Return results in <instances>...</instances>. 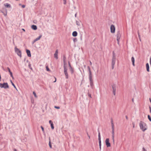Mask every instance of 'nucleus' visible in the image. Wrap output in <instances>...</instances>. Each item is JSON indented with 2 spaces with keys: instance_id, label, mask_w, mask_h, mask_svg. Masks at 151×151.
<instances>
[{
  "instance_id": "7ed1b4c3",
  "label": "nucleus",
  "mask_w": 151,
  "mask_h": 151,
  "mask_svg": "<svg viewBox=\"0 0 151 151\" xmlns=\"http://www.w3.org/2000/svg\"><path fill=\"white\" fill-rule=\"evenodd\" d=\"M0 87L1 88H4L5 89L8 88L9 87L7 83H4L3 84L0 83Z\"/></svg>"
},
{
  "instance_id": "f704fd0d",
  "label": "nucleus",
  "mask_w": 151,
  "mask_h": 151,
  "mask_svg": "<svg viewBox=\"0 0 151 151\" xmlns=\"http://www.w3.org/2000/svg\"><path fill=\"white\" fill-rule=\"evenodd\" d=\"M41 128L42 130V131L43 132H44V128L42 126H41Z\"/></svg>"
},
{
  "instance_id": "4468645a",
  "label": "nucleus",
  "mask_w": 151,
  "mask_h": 151,
  "mask_svg": "<svg viewBox=\"0 0 151 151\" xmlns=\"http://www.w3.org/2000/svg\"><path fill=\"white\" fill-rule=\"evenodd\" d=\"M146 67L147 71L149 72V66L148 63L146 64Z\"/></svg>"
},
{
  "instance_id": "6ab92c4d",
  "label": "nucleus",
  "mask_w": 151,
  "mask_h": 151,
  "mask_svg": "<svg viewBox=\"0 0 151 151\" xmlns=\"http://www.w3.org/2000/svg\"><path fill=\"white\" fill-rule=\"evenodd\" d=\"M4 6L10 8L11 6L10 4H8V3L5 4H4Z\"/></svg>"
},
{
  "instance_id": "f3484780",
  "label": "nucleus",
  "mask_w": 151,
  "mask_h": 151,
  "mask_svg": "<svg viewBox=\"0 0 151 151\" xmlns=\"http://www.w3.org/2000/svg\"><path fill=\"white\" fill-rule=\"evenodd\" d=\"M132 65H133L134 66V58L133 57H132Z\"/></svg>"
},
{
  "instance_id": "ea45409f",
  "label": "nucleus",
  "mask_w": 151,
  "mask_h": 151,
  "mask_svg": "<svg viewBox=\"0 0 151 151\" xmlns=\"http://www.w3.org/2000/svg\"><path fill=\"white\" fill-rule=\"evenodd\" d=\"M7 11H6V13H4V15L5 16H6V15H7Z\"/></svg>"
},
{
  "instance_id": "9d476101",
  "label": "nucleus",
  "mask_w": 151,
  "mask_h": 151,
  "mask_svg": "<svg viewBox=\"0 0 151 151\" xmlns=\"http://www.w3.org/2000/svg\"><path fill=\"white\" fill-rule=\"evenodd\" d=\"M120 35L119 33H118L117 35V40L118 43L119 42V40L120 37Z\"/></svg>"
},
{
  "instance_id": "423d86ee",
  "label": "nucleus",
  "mask_w": 151,
  "mask_h": 151,
  "mask_svg": "<svg viewBox=\"0 0 151 151\" xmlns=\"http://www.w3.org/2000/svg\"><path fill=\"white\" fill-rule=\"evenodd\" d=\"M116 58L115 56H114L112 58V68L113 69L114 67V66L115 64L116 61Z\"/></svg>"
},
{
  "instance_id": "09e8293b",
  "label": "nucleus",
  "mask_w": 151,
  "mask_h": 151,
  "mask_svg": "<svg viewBox=\"0 0 151 151\" xmlns=\"http://www.w3.org/2000/svg\"><path fill=\"white\" fill-rule=\"evenodd\" d=\"M22 30L24 31V32H25V29H22Z\"/></svg>"
},
{
  "instance_id": "b1692460",
  "label": "nucleus",
  "mask_w": 151,
  "mask_h": 151,
  "mask_svg": "<svg viewBox=\"0 0 151 151\" xmlns=\"http://www.w3.org/2000/svg\"><path fill=\"white\" fill-rule=\"evenodd\" d=\"M51 125V128H52V129H54V126H53V124H50Z\"/></svg>"
},
{
  "instance_id": "1a4fd4ad",
  "label": "nucleus",
  "mask_w": 151,
  "mask_h": 151,
  "mask_svg": "<svg viewBox=\"0 0 151 151\" xmlns=\"http://www.w3.org/2000/svg\"><path fill=\"white\" fill-rule=\"evenodd\" d=\"M58 49L56 50L55 51V52L54 54V57L56 59H57L58 58Z\"/></svg>"
},
{
  "instance_id": "603ef678",
  "label": "nucleus",
  "mask_w": 151,
  "mask_h": 151,
  "mask_svg": "<svg viewBox=\"0 0 151 151\" xmlns=\"http://www.w3.org/2000/svg\"><path fill=\"white\" fill-rule=\"evenodd\" d=\"M138 35H139V37H140V35H139V33H138Z\"/></svg>"
},
{
  "instance_id": "72a5a7b5",
  "label": "nucleus",
  "mask_w": 151,
  "mask_h": 151,
  "mask_svg": "<svg viewBox=\"0 0 151 151\" xmlns=\"http://www.w3.org/2000/svg\"><path fill=\"white\" fill-rule=\"evenodd\" d=\"M49 145L50 148H52V146L51 145L50 142H49Z\"/></svg>"
},
{
  "instance_id": "39448f33",
  "label": "nucleus",
  "mask_w": 151,
  "mask_h": 151,
  "mask_svg": "<svg viewBox=\"0 0 151 151\" xmlns=\"http://www.w3.org/2000/svg\"><path fill=\"white\" fill-rule=\"evenodd\" d=\"M105 142L107 147H109L111 146V144L109 142V138H106V139Z\"/></svg>"
},
{
  "instance_id": "8fccbe9b",
  "label": "nucleus",
  "mask_w": 151,
  "mask_h": 151,
  "mask_svg": "<svg viewBox=\"0 0 151 151\" xmlns=\"http://www.w3.org/2000/svg\"><path fill=\"white\" fill-rule=\"evenodd\" d=\"M150 103H151V98L150 99Z\"/></svg>"
},
{
  "instance_id": "7c9ffc66",
  "label": "nucleus",
  "mask_w": 151,
  "mask_h": 151,
  "mask_svg": "<svg viewBox=\"0 0 151 151\" xmlns=\"http://www.w3.org/2000/svg\"><path fill=\"white\" fill-rule=\"evenodd\" d=\"M63 3L64 4H66V0H63Z\"/></svg>"
},
{
  "instance_id": "a878e982",
  "label": "nucleus",
  "mask_w": 151,
  "mask_h": 151,
  "mask_svg": "<svg viewBox=\"0 0 151 151\" xmlns=\"http://www.w3.org/2000/svg\"><path fill=\"white\" fill-rule=\"evenodd\" d=\"M76 24L77 25H78V26L80 25V23L79 22L77 21H76Z\"/></svg>"
},
{
  "instance_id": "6e6552de",
  "label": "nucleus",
  "mask_w": 151,
  "mask_h": 151,
  "mask_svg": "<svg viewBox=\"0 0 151 151\" xmlns=\"http://www.w3.org/2000/svg\"><path fill=\"white\" fill-rule=\"evenodd\" d=\"M113 93L114 96L116 95V86L115 85H113L112 86Z\"/></svg>"
},
{
  "instance_id": "0eeeda50",
  "label": "nucleus",
  "mask_w": 151,
  "mask_h": 151,
  "mask_svg": "<svg viewBox=\"0 0 151 151\" xmlns=\"http://www.w3.org/2000/svg\"><path fill=\"white\" fill-rule=\"evenodd\" d=\"M111 32L112 33H114L115 32V28L113 25H111L110 27Z\"/></svg>"
},
{
  "instance_id": "ddd939ff",
  "label": "nucleus",
  "mask_w": 151,
  "mask_h": 151,
  "mask_svg": "<svg viewBox=\"0 0 151 151\" xmlns=\"http://www.w3.org/2000/svg\"><path fill=\"white\" fill-rule=\"evenodd\" d=\"M42 36V35H40L37 38H36L34 40V42H35L36 41H38V40H39L40 39V38H41Z\"/></svg>"
},
{
  "instance_id": "473e14b6",
  "label": "nucleus",
  "mask_w": 151,
  "mask_h": 151,
  "mask_svg": "<svg viewBox=\"0 0 151 151\" xmlns=\"http://www.w3.org/2000/svg\"><path fill=\"white\" fill-rule=\"evenodd\" d=\"M55 108L57 109H59L60 108V107L58 106H55Z\"/></svg>"
},
{
  "instance_id": "4be33fe9",
  "label": "nucleus",
  "mask_w": 151,
  "mask_h": 151,
  "mask_svg": "<svg viewBox=\"0 0 151 151\" xmlns=\"http://www.w3.org/2000/svg\"><path fill=\"white\" fill-rule=\"evenodd\" d=\"M88 69L89 72V74H92L91 72V70L89 66L88 67Z\"/></svg>"
},
{
  "instance_id": "49530a36",
  "label": "nucleus",
  "mask_w": 151,
  "mask_h": 151,
  "mask_svg": "<svg viewBox=\"0 0 151 151\" xmlns=\"http://www.w3.org/2000/svg\"><path fill=\"white\" fill-rule=\"evenodd\" d=\"M14 151H17V150L16 149H14Z\"/></svg>"
},
{
  "instance_id": "6e6d98bb",
  "label": "nucleus",
  "mask_w": 151,
  "mask_h": 151,
  "mask_svg": "<svg viewBox=\"0 0 151 151\" xmlns=\"http://www.w3.org/2000/svg\"><path fill=\"white\" fill-rule=\"evenodd\" d=\"M11 81V82L12 83V80H11V81Z\"/></svg>"
},
{
  "instance_id": "c756f323",
  "label": "nucleus",
  "mask_w": 151,
  "mask_h": 151,
  "mask_svg": "<svg viewBox=\"0 0 151 151\" xmlns=\"http://www.w3.org/2000/svg\"><path fill=\"white\" fill-rule=\"evenodd\" d=\"M12 84L13 86L14 87V88H16V87L15 85H14V83L12 82Z\"/></svg>"
},
{
  "instance_id": "4d7b16f0",
  "label": "nucleus",
  "mask_w": 151,
  "mask_h": 151,
  "mask_svg": "<svg viewBox=\"0 0 151 151\" xmlns=\"http://www.w3.org/2000/svg\"><path fill=\"white\" fill-rule=\"evenodd\" d=\"M76 14H75V16L76 17Z\"/></svg>"
},
{
  "instance_id": "f257e3e1",
  "label": "nucleus",
  "mask_w": 151,
  "mask_h": 151,
  "mask_svg": "<svg viewBox=\"0 0 151 151\" xmlns=\"http://www.w3.org/2000/svg\"><path fill=\"white\" fill-rule=\"evenodd\" d=\"M139 126L140 129L143 132L145 131L147 129V126L146 124L142 121H141L140 122Z\"/></svg>"
},
{
  "instance_id": "393cba45",
  "label": "nucleus",
  "mask_w": 151,
  "mask_h": 151,
  "mask_svg": "<svg viewBox=\"0 0 151 151\" xmlns=\"http://www.w3.org/2000/svg\"><path fill=\"white\" fill-rule=\"evenodd\" d=\"M148 118L149 120L151 121V117L149 115H148Z\"/></svg>"
},
{
  "instance_id": "20e7f679",
  "label": "nucleus",
  "mask_w": 151,
  "mask_h": 151,
  "mask_svg": "<svg viewBox=\"0 0 151 151\" xmlns=\"http://www.w3.org/2000/svg\"><path fill=\"white\" fill-rule=\"evenodd\" d=\"M15 51L19 56L20 57H21V52L19 49L17 48V47H15Z\"/></svg>"
},
{
  "instance_id": "dca6fc26",
  "label": "nucleus",
  "mask_w": 151,
  "mask_h": 151,
  "mask_svg": "<svg viewBox=\"0 0 151 151\" xmlns=\"http://www.w3.org/2000/svg\"><path fill=\"white\" fill-rule=\"evenodd\" d=\"M77 33L76 31H74L73 32L72 35L74 37H76L77 35Z\"/></svg>"
},
{
  "instance_id": "412c9836",
  "label": "nucleus",
  "mask_w": 151,
  "mask_h": 151,
  "mask_svg": "<svg viewBox=\"0 0 151 151\" xmlns=\"http://www.w3.org/2000/svg\"><path fill=\"white\" fill-rule=\"evenodd\" d=\"M88 69L89 72V74H92L91 72V70L89 66L88 67Z\"/></svg>"
},
{
  "instance_id": "2f4dec72",
  "label": "nucleus",
  "mask_w": 151,
  "mask_h": 151,
  "mask_svg": "<svg viewBox=\"0 0 151 151\" xmlns=\"http://www.w3.org/2000/svg\"><path fill=\"white\" fill-rule=\"evenodd\" d=\"M49 123L51 124H52V121L51 120H50L49 121Z\"/></svg>"
},
{
  "instance_id": "79ce46f5",
  "label": "nucleus",
  "mask_w": 151,
  "mask_h": 151,
  "mask_svg": "<svg viewBox=\"0 0 151 151\" xmlns=\"http://www.w3.org/2000/svg\"><path fill=\"white\" fill-rule=\"evenodd\" d=\"M113 142H114V135H113Z\"/></svg>"
},
{
  "instance_id": "2eb2a0df",
  "label": "nucleus",
  "mask_w": 151,
  "mask_h": 151,
  "mask_svg": "<svg viewBox=\"0 0 151 151\" xmlns=\"http://www.w3.org/2000/svg\"><path fill=\"white\" fill-rule=\"evenodd\" d=\"M32 28L34 30H35L37 29V26L35 25H32L31 26Z\"/></svg>"
},
{
  "instance_id": "c85d7f7f",
  "label": "nucleus",
  "mask_w": 151,
  "mask_h": 151,
  "mask_svg": "<svg viewBox=\"0 0 151 151\" xmlns=\"http://www.w3.org/2000/svg\"><path fill=\"white\" fill-rule=\"evenodd\" d=\"M46 70L47 71H49L50 70L47 66L46 67Z\"/></svg>"
},
{
  "instance_id": "f8f14e48",
  "label": "nucleus",
  "mask_w": 151,
  "mask_h": 151,
  "mask_svg": "<svg viewBox=\"0 0 151 151\" xmlns=\"http://www.w3.org/2000/svg\"><path fill=\"white\" fill-rule=\"evenodd\" d=\"M89 79L90 82L93 81L92 79V74H89Z\"/></svg>"
},
{
  "instance_id": "cd10ccee",
  "label": "nucleus",
  "mask_w": 151,
  "mask_h": 151,
  "mask_svg": "<svg viewBox=\"0 0 151 151\" xmlns=\"http://www.w3.org/2000/svg\"><path fill=\"white\" fill-rule=\"evenodd\" d=\"M10 74L11 76L12 77L13 79L14 78V77H13V76L12 73V72H11V73H10Z\"/></svg>"
},
{
  "instance_id": "5fc2aeb1",
  "label": "nucleus",
  "mask_w": 151,
  "mask_h": 151,
  "mask_svg": "<svg viewBox=\"0 0 151 151\" xmlns=\"http://www.w3.org/2000/svg\"><path fill=\"white\" fill-rule=\"evenodd\" d=\"M88 137L89 139L90 138V136H88Z\"/></svg>"
},
{
  "instance_id": "c03bdc74",
  "label": "nucleus",
  "mask_w": 151,
  "mask_h": 151,
  "mask_svg": "<svg viewBox=\"0 0 151 151\" xmlns=\"http://www.w3.org/2000/svg\"><path fill=\"white\" fill-rule=\"evenodd\" d=\"M149 108H150V112L151 113V107H150Z\"/></svg>"
},
{
  "instance_id": "a18cd8bd",
  "label": "nucleus",
  "mask_w": 151,
  "mask_h": 151,
  "mask_svg": "<svg viewBox=\"0 0 151 151\" xmlns=\"http://www.w3.org/2000/svg\"><path fill=\"white\" fill-rule=\"evenodd\" d=\"M126 119H128V117L127 116H126Z\"/></svg>"
},
{
  "instance_id": "a19ab883",
  "label": "nucleus",
  "mask_w": 151,
  "mask_h": 151,
  "mask_svg": "<svg viewBox=\"0 0 151 151\" xmlns=\"http://www.w3.org/2000/svg\"><path fill=\"white\" fill-rule=\"evenodd\" d=\"M8 71H9V73H10L11 72V70L9 68H8Z\"/></svg>"
},
{
  "instance_id": "4c0bfd02",
  "label": "nucleus",
  "mask_w": 151,
  "mask_h": 151,
  "mask_svg": "<svg viewBox=\"0 0 151 151\" xmlns=\"http://www.w3.org/2000/svg\"><path fill=\"white\" fill-rule=\"evenodd\" d=\"M22 7L23 8H24L25 7V5H22Z\"/></svg>"
},
{
  "instance_id": "864d4df0",
  "label": "nucleus",
  "mask_w": 151,
  "mask_h": 151,
  "mask_svg": "<svg viewBox=\"0 0 151 151\" xmlns=\"http://www.w3.org/2000/svg\"><path fill=\"white\" fill-rule=\"evenodd\" d=\"M69 66H70V63L69 62Z\"/></svg>"
},
{
  "instance_id": "58836bf2",
  "label": "nucleus",
  "mask_w": 151,
  "mask_h": 151,
  "mask_svg": "<svg viewBox=\"0 0 151 151\" xmlns=\"http://www.w3.org/2000/svg\"><path fill=\"white\" fill-rule=\"evenodd\" d=\"M132 124H133V128H134V126H135L134 123H132Z\"/></svg>"
},
{
  "instance_id": "9b49d317",
  "label": "nucleus",
  "mask_w": 151,
  "mask_h": 151,
  "mask_svg": "<svg viewBox=\"0 0 151 151\" xmlns=\"http://www.w3.org/2000/svg\"><path fill=\"white\" fill-rule=\"evenodd\" d=\"M26 52L28 56L29 57H30L31 56V55L30 51L29 50H27Z\"/></svg>"
},
{
  "instance_id": "37998d69",
  "label": "nucleus",
  "mask_w": 151,
  "mask_h": 151,
  "mask_svg": "<svg viewBox=\"0 0 151 151\" xmlns=\"http://www.w3.org/2000/svg\"><path fill=\"white\" fill-rule=\"evenodd\" d=\"M54 78H55V81H54V82H55L56 81V78L55 77H54Z\"/></svg>"
},
{
  "instance_id": "f03ea898",
  "label": "nucleus",
  "mask_w": 151,
  "mask_h": 151,
  "mask_svg": "<svg viewBox=\"0 0 151 151\" xmlns=\"http://www.w3.org/2000/svg\"><path fill=\"white\" fill-rule=\"evenodd\" d=\"M64 62V73L65 76L66 78H68V75L67 73V67L66 66V63L65 61V59H63Z\"/></svg>"
},
{
  "instance_id": "3c124183",
  "label": "nucleus",
  "mask_w": 151,
  "mask_h": 151,
  "mask_svg": "<svg viewBox=\"0 0 151 151\" xmlns=\"http://www.w3.org/2000/svg\"><path fill=\"white\" fill-rule=\"evenodd\" d=\"M89 97H91V95H89Z\"/></svg>"
},
{
  "instance_id": "5701e85b",
  "label": "nucleus",
  "mask_w": 151,
  "mask_h": 151,
  "mask_svg": "<svg viewBox=\"0 0 151 151\" xmlns=\"http://www.w3.org/2000/svg\"><path fill=\"white\" fill-rule=\"evenodd\" d=\"M33 95H34L35 97V98H37V95H36L35 92V91L33 92Z\"/></svg>"
},
{
  "instance_id": "c9c22d12",
  "label": "nucleus",
  "mask_w": 151,
  "mask_h": 151,
  "mask_svg": "<svg viewBox=\"0 0 151 151\" xmlns=\"http://www.w3.org/2000/svg\"><path fill=\"white\" fill-rule=\"evenodd\" d=\"M143 151H147V150L145 149L144 147H143L142 148Z\"/></svg>"
},
{
  "instance_id": "bb28decb",
  "label": "nucleus",
  "mask_w": 151,
  "mask_h": 151,
  "mask_svg": "<svg viewBox=\"0 0 151 151\" xmlns=\"http://www.w3.org/2000/svg\"><path fill=\"white\" fill-rule=\"evenodd\" d=\"M99 146L100 149V150H101V142H99Z\"/></svg>"
},
{
  "instance_id": "a211bd4d",
  "label": "nucleus",
  "mask_w": 151,
  "mask_h": 151,
  "mask_svg": "<svg viewBox=\"0 0 151 151\" xmlns=\"http://www.w3.org/2000/svg\"><path fill=\"white\" fill-rule=\"evenodd\" d=\"M98 139L99 140V142H101L100 134L99 132L98 134Z\"/></svg>"
},
{
  "instance_id": "e433bc0d",
  "label": "nucleus",
  "mask_w": 151,
  "mask_h": 151,
  "mask_svg": "<svg viewBox=\"0 0 151 151\" xmlns=\"http://www.w3.org/2000/svg\"><path fill=\"white\" fill-rule=\"evenodd\" d=\"M111 124H112V128H113V129L114 125V124H113V122H111Z\"/></svg>"
},
{
  "instance_id": "de8ad7c7",
  "label": "nucleus",
  "mask_w": 151,
  "mask_h": 151,
  "mask_svg": "<svg viewBox=\"0 0 151 151\" xmlns=\"http://www.w3.org/2000/svg\"><path fill=\"white\" fill-rule=\"evenodd\" d=\"M90 64L91 65H92V63L91 61H90Z\"/></svg>"
},
{
  "instance_id": "aec40b11",
  "label": "nucleus",
  "mask_w": 151,
  "mask_h": 151,
  "mask_svg": "<svg viewBox=\"0 0 151 151\" xmlns=\"http://www.w3.org/2000/svg\"><path fill=\"white\" fill-rule=\"evenodd\" d=\"M90 85L92 88H93L94 86L93 81L90 82Z\"/></svg>"
}]
</instances>
